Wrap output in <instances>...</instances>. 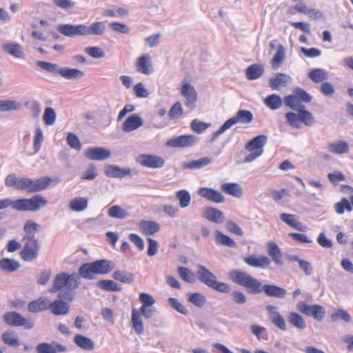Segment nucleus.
Returning a JSON list of instances; mask_svg holds the SVG:
<instances>
[{
  "label": "nucleus",
  "instance_id": "obj_1",
  "mask_svg": "<svg viewBox=\"0 0 353 353\" xmlns=\"http://www.w3.org/2000/svg\"><path fill=\"white\" fill-rule=\"evenodd\" d=\"M229 279L234 283L248 289L252 294L263 292L268 296L284 299L287 294L285 289L273 284L262 285L256 279L245 272L233 270L228 274Z\"/></svg>",
  "mask_w": 353,
  "mask_h": 353
},
{
  "label": "nucleus",
  "instance_id": "obj_2",
  "mask_svg": "<svg viewBox=\"0 0 353 353\" xmlns=\"http://www.w3.org/2000/svg\"><path fill=\"white\" fill-rule=\"evenodd\" d=\"M79 285V276L76 274L61 272L56 275L53 285L49 292H59L58 297L64 300L72 301L74 297L73 290Z\"/></svg>",
  "mask_w": 353,
  "mask_h": 353
},
{
  "label": "nucleus",
  "instance_id": "obj_3",
  "mask_svg": "<svg viewBox=\"0 0 353 353\" xmlns=\"http://www.w3.org/2000/svg\"><path fill=\"white\" fill-rule=\"evenodd\" d=\"M196 276L201 283L217 292L229 293L231 290L228 284L218 281L216 276L204 265H197Z\"/></svg>",
  "mask_w": 353,
  "mask_h": 353
},
{
  "label": "nucleus",
  "instance_id": "obj_4",
  "mask_svg": "<svg viewBox=\"0 0 353 353\" xmlns=\"http://www.w3.org/2000/svg\"><path fill=\"white\" fill-rule=\"evenodd\" d=\"M253 121L252 113L246 110H239L236 114L228 119L216 131L212 134L211 142L214 141L221 134L224 133L227 130L230 129L236 123H241L243 124L250 123Z\"/></svg>",
  "mask_w": 353,
  "mask_h": 353
},
{
  "label": "nucleus",
  "instance_id": "obj_5",
  "mask_svg": "<svg viewBox=\"0 0 353 353\" xmlns=\"http://www.w3.org/2000/svg\"><path fill=\"white\" fill-rule=\"evenodd\" d=\"M47 200L40 194L30 199H20L12 201V208L18 211L36 212L47 204Z\"/></svg>",
  "mask_w": 353,
  "mask_h": 353
},
{
  "label": "nucleus",
  "instance_id": "obj_6",
  "mask_svg": "<svg viewBox=\"0 0 353 353\" xmlns=\"http://www.w3.org/2000/svg\"><path fill=\"white\" fill-rule=\"evenodd\" d=\"M155 312V309L152 306L141 307L138 310L136 308L132 309L131 314V322L132 327L138 334L143 333L144 326L143 324L141 315L146 319H150Z\"/></svg>",
  "mask_w": 353,
  "mask_h": 353
},
{
  "label": "nucleus",
  "instance_id": "obj_7",
  "mask_svg": "<svg viewBox=\"0 0 353 353\" xmlns=\"http://www.w3.org/2000/svg\"><path fill=\"white\" fill-rule=\"evenodd\" d=\"M296 308L302 314L312 316L319 321H321L325 315V308L317 304L307 305L303 301H300L297 303Z\"/></svg>",
  "mask_w": 353,
  "mask_h": 353
},
{
  "label": "nucleus",
  "instance_id": "obj_8",
  "mask_svg": "<svg viewBox=\"0 0 353 353\" xmlns=\"http://www.w3.org/2000/svg\"><path fill=\"white\" fill-rule=\"evenodd\" d=\"M3 320L6 324L10 326H23L24 328L30 330L34 325L32 319H26L19 313L16 312H8L3 314Z\"/></svg>",
  "mask_w": 353,
  "mask_h": 353
},
{
  "label": "nucleus",
  "instance_id": "obj_9",
  "mask_svg": "<svg viewBox=\"0 0 353 353\" xmlns=\"http://www.w3.org/2000/svg\"><path fill=\"white\" fill-rule=\"evenodd\" d=\"M181 94L185 99V105L191 110L196 107L198 99L197 92L194 87L188 82L182 81L180 88Z\"/></svg>",
  "mask_w": 353,
  "mask_h": 353
},
{
  "label": "nucleus",
  "instance_id": "obj_10",
  "mask_svg": "<svg viewBox=\"0 0 353 353\" xmlns=\"http://www.w3.org/2000/svg\"><path fill=\"white\" fill-rule=\"evenodd\" d=\"M23 249L20 255L25 261H33L39 255L40 245L38 241H21Z\"/></svg>",
  "mask_w": 353,
  "mask_h": 353
},
{
  "label": "nucleus",
  "instance_id": "obj_11",
  "mask_svg": "<svg viewBox=\"0 0 353 353\" xmlns=\"http://www.w3.org/2000/svg\"><path fill=\"white\" fill-rule=\"evenodd\" d=\"M199 138L193 134L181 135L170 139L167 141L166 145L171 148H186L196 145Z\"/></svg>",
  "mask_w": 353,
  "mask_h": 353
},
{
  "label": "nucleus",
  "instance_id": "obj_12",
  "mask_svg": "<svg viewBox=\"0 0 353 353\" xmlns=\"http://www.w3.org/2000/svg\"><path fill=\"white\" fill-rule=\"evenodd\" d=\"M136 161L141 165L149 168H160L165 165L164 159L157 155L153 154H140Z\"/></svg>",
  "mask_w": 353,
  "mask_h": 353
},
{
  "label": "nucleus",
  "instance_id": "obj_13",
  "mask_svg": "<svg viewBox=\"0 0 353 353\" xmlns=\"http://www.w3.org/2000/svg\"><path fill=\"white\" fill-rule=\"evenodd\" d=\"M57 30L63 35L68 37L86 36L85 24H61L57 26Z\"/></svg>",
  "mask_w": 353,
  "mask_h": 353
},
{
  "label": "nucleus",
  "instance_id": "obj_14",
  "mask_svg": "<svg viewBox=\"0 0 353 353\" xmlns=\"http://www.w3.org/2000/svg\"><path fill=\"white\" fill-rule=\"evenodd\" d=\"M85 156L92 161H103L111 156V151L102 147H92L85 151Z\"/></svg>",
  "mask_w": 353,
  "mask_h": 353
},
{
  "label": "nucleus",
  "instance_id": "obj_15",
  "mask_svg": "<svg viewBox=\"0 0 353 353\" xmlns=\"http://www.w3.org/2000/svg\"><path fill=\"white\" fill-rule=\"evenodd\" d=\"M266 310L272 323L281 330L285 331L287 330L286 322L283 316L279 312L277 307L268 305L266 306Z\"/></svg>",
  "mask_w": 353,
  "mask_h": 353
},
{
  "label": "nucleus",
  "instance_id": "obj_16",
  "mask_svg": "<svg viewBox=\"0 0 353 353\" xmlns=\"http://www.w3.org/2000/svg\"><path fill=\"white\" fill-rule=\"evenodd\" d=\"M292 81V77L284 73H277L269 79V85L272 90H280Z\"/></svg>",
  "mask_w": 353,
  "mask_h": 353
},
{
  "label": "nucleus",
  "instance_id": "obj_17",
  "mask_svg": "<svg viewBox=\"0 0 353 353\" xmlns=\"http://www.w3.org/2000/svg\"><path fill=\"white\" fill-rule=\"evenodd\" d=\"M135 65L137 71L141 74L149 75L153 72L151 58L148 54L138 57Z\"/></svg>",
  "mask_w": 353,
  "mask_h": 353
},
{
  "label": "nucleus",
  "instance_id": "obj_18",
  "mask_svg": "<svg viewBox=\"0 0 353 353\" xmlns=\"http://www.w3.org/2000/svg\"><path fill=\"white\" fill-rule=\"evenodd\" d=\"M131 172L130 168H121L117 165H108L104 170L105 174L110 178H123L131 175Z\"/></svg>",
  "mask_w": 353,
  "mask_h": 353
},
{
  "label": "nucleus",
  "instance_id": "obj_19",
  "mask_svg": "<svg viewBox=\"0 0 353 353\" xmlns=\"http://www.w3.org/2000/svg\"><path fill=\"white\" fill-rule=\"evenodd\" d=\"M203 216L207 220L215 223H223L225 221V216L221 210L212 208H206L202 214Z\"/></svg>",
  "mask_w": 353,
  "mask_h": 353
},
{
  "label": "nucleus",
  "instance_id": "obj_20",
  "mask_svg": "<svg viewBox=\"0 0 353 353\" xmlns=\"http://www.w3.org/2000/svg\"><path fill=\"white\" fill-rule=\"evenodd\" d=\"M198 194L201 196L214 203H220L224 201L223 195L220 192L212 188H201L198 190Z\"/></svg>",
  "mask_w": 353,
  "mask_h": 353
},
{
  "label": "nucleus",
  "instance_id": "obj_21",
  "mask_svg": "<svg viewBox=\"0 0 353 353\" xmlns=\"http://www.w3.org/2000/svg\"><path fill=\"white\" fill-rule=\"evenodd\" d=\"M143 124L142 118L137 114L130 115L122 125V130L125 132L134 131Z\"/></svg>",
  "mask_w": 353,
  "mask_h": 353
},
{
  "label": "nucleus",
  "instance_id": "obj_22",
  "mask_svg": "<svg viewBox=\"0 0 353 353\" xmlns=\"http://www.w3.org/2000/svg\"><path fill=\"white\" fill-rule=\"evenodd\" d=\"M61 299H57L53 302L49 303V310L56 316L66 315L70 310V305L68 303L61 300Z\"/></svg>",
  "mask_w": 353,
  "mask_h": 353
},
{
  "label": "nucleus",
  "instance_id": "obj_23",
  "mask_svg": "<svg viewBox=\"0 0 353 353\" xmlns=\"http://www.w3.org/2000/svg\"><path fill=\"white\" fill-rule=\"evenodd\" d=\"M243 260L248 265L252 267L262 269L266 268L271 263V260L266 256L256 257L254 255H250L245 257Z\"/></svg>",
  "mask_w": 353,
  "mask_h": 353
},
{
  "label": "nucleus",
  "instance_id": "obj_24",
  "mask_svg": "<svg viewBox=\"0 0 353 353\" xmlns=\"http://www.w3.org/2000/svg\"><path fill=\"white\" fill-rule=\"evenodd\" d=\"M268 141V137L265 135H259L251 139L245 144V149L248 151H255L263 154V146Z\"/></svg>",
  "mask_w": 353,
  "mask_h": 353
},
{
  "label": "nucleus",
  "instance_id": "obj_25",
  "mask_svg": "<svg viewBox=\"0 0 353 353\" xmlns=\"http://www.w3.org/2000/svg\"><path fill=\"white\" fill-rule=\"evenodd\" d=\"M52 179L49 177H42L37 180L28 178V192H36L44 190L50 184Z\"/></svg>",
  "mask_w": 353,
  "mask_h": 353
},
{
  "label": "nucleus",
  "instance_id": "obj_26",
  "mask_svg": "<svg viewBox=\"0 0 353 353\" xmlns=\"http://www.w3.org/2000/svg\"><path fill=\"white\" fill-rule=\"evenodd\" d=\"M97 274H106L114 268V263L107 259L97 260L92 262Z\"/></svg>",
  "mask_w": 353,
  "mask_h": 353
},
{
  "label": "nucleus",
  "instance_id": "obj_27",
  "mask_svg": "<svg viewBox=\"0 0 353 353\" xmlns=\"http://www.w3.org/2000/svg\"><path fill=\"white\" fill-rule=\"evenodd\" d=\"M39 227L38 223L31 220L28 221L23 227L25 234L21 241H38L35 238V234L39 231Z\"/></svg>",
  "mask_w": 353,
  "mask_h": 353
},
{
  "label": "nucleus",
  "instance_id": "obj_28",
  "mask_svg": "<svg viewBox=\"0 0 353 353\" xmlns=\"http://www.w3.org/2000/svg\"><path fill=\"white\" fill-rule=\"evenodd\" d=\"M2 48L6 53L14 58L22 59L24 57L22 46L16 42L3 43Z\"/></svg>",
  "mask_w": 353,
  "mask_h": 353
},
{
  "label": "nucleus",
  "instance_id": "obj_29",
  "mask_svg": "<svg viewBox=\"0 0 353 353\" xmlns=\"http://www.w3.org/2000/svg\"><path fill=\"white\" fill-rule=\"evenodd\" d=\"M281 220L289 226L301 232H305L307 227L299 222L294 214L282 213L280 215Z\"/></svg>",
  "mask_w": 353,
  "mask_h": 353
},
{
  "label": "nucleus",
  "instance_id": "obj_30",
  "mask_svg": "<svg viewBox=\"0 0 353 353\" xmlns=\"http://www.w3.org/2000/svg\"><path fill=\"white\" fill-rule=\"evenodd\" d=\"M70 210L72 212H80L85 210L88 206V198L77 196L69 202Z\"/></svg>",
  "mask_w": 353,
  "mask_h": 353
},
{
  "label": "nucleus",
  "instance_id": "obj_31",
  "mask_svg": "<svg viewBox=\"0 0 353 353\" xmlns=\"http://www.w3.org/2000/svg\"><path fill=\"white\" fill-rule=\"evenodd\" d=\"M106 26L105 21H94L90 26L85 25L86 36H101L105 32Z\"/></svg>",
  "mask_w": 353,
  "mask_h": 353
},
{
  "label": "nucleus",
  "instance_id": "obj_32",
  "mask_svg": "<svg viewBox=\"0 0 353 353\" xmlns=\"http://www.w3.org/2000/svg\"><path fill=\"white\" fill-rule=\"evenodd\" d=\"M139 230L145 235H152L160 230V225L152 221H141L139 222Z\"/></svg>",
  "mask_w": 353,
  "mask_h": 353
},
{
  "label": "nucleus",
  "instance_id": "obj_33",
  "mask_svg": "<svg viewBox=\"0 0 353 353\" xmlns=\"http://www.w3.org/2000/svg\"><path fill=\"white\" fill-rule=\"evenodd\" d=\"M50 301L47 298H39L35 301H31L28 306L30 312L37 313L49 309Z\"/></svg>",
  "mask_w": 353,
  "mask_h": 353
},
{
  "label": "nucleus",
  "instance_id": "obj_34",
  "mask_svg": "<svg viewBox=\"0 0 353 353\" xmlns=\"http://www.w3.org/2000/svg\"><path fill=\"white\" fill-rule=\"evenodd\" d=\"M59 74L65 79L77 80L81 79L84 76V72L76 68H61Z\"/></svg>",
  "mask_w": 353,
  "mask_h": 353
},
{
  "label": "nucleus",
  "instance_id": "obj_35",
  "mask_svg": "<svg viewBox=\"0 0 353 353\" xmlns=\"http://www.w3.org/2000/svg\"><path fill=\"white\" fill-rule=\"evenodd\" d=\"M268 252L276 264L279 265L283 264L282 254L275 243L270 241L268 243Z\"/></svg>",
  "mask_w": 353,
  "mask_h": 353
},
{
  "label": "nucleus",
  "instance_id": "obj_36",
  "mask_svg": "<svg viewBox=\"0 0 353 353\" xmlns=\"http://www.w3.org/2000/svg\"><path fill=\"white\" fill-rule=\"evenodd\" d=\"M328 150L335 154H346L349 152V145L345 141H337L328 145Z\"/></svg>",
  "mask_w": 353,
  "mask_h": 353
},
{
  "label": "nucleus",
  "instance_id": "obj_37",
  "mask_svg": "<svg viewBox=\"0 0 353 353\" xmlns=\"http://www.w3.org/2000/svg\"><path fill=\"white\" fill-rule=\"evenodd\" d=\"M288 319L289 323L298 330H303L307 327L303 317L295 312H290Z\"/></svg>",
  "mask_w": 353,
  "mask_h": 353
},
{
  "label": "nucleus",
  "instance_id": "obj_38",
  "mask_svg": "<svg viewBox=\"0 0 353 353\" xmlns=\"http://www.w3.org/2000/svg\"><path fill=\"white\" fill-rule=\"evenodd\" d=\"M212 160L209 157H203L197 160H193L190 162L183 163V168L190 170L200 169L210 165Z\"/></svg>",
  "mask_w": 353,
  "mask_h": 353
},
{
  "label": "nucleus",
  "instance_id": "obj_39",
  "mask_svg": "<svg viewBox=\"0 0 353 353\" xmlns=\"http://www.w3.org/2000/svg\"><path fill=\"white\" fill-rule=\"evenodd\" d=\"M19 267L20 263L17 260L10 258H3L0 260V268L4 272H12L17 270Z\"/></svg>",
  "mask_w": 353,
  "mask_h": 353
},
{
  "label": "nucleus",
  "instance_id": "obj_40",
  "mask_svg": "<svg viewBox=\"0 0 353 353\" xmlns=\"http://www.w3.org/2000/svg\"><path fill=\"white\" fill-rule=\"evenodd\" d=\"M264 72V68L260 64H252L245 70V75L249 80L259 79Z\"/></svg>",
  "mask_w": 353,
  "mask_h": 353
},
{
  "label": "nucleus",
  "instance_id": "obj_41",
  "mask_svg": "<svg viewBox=\"0 0 353 353\" xmlns=\"http://www.w3.org/2000/svg\"><path fill=\"white\" fill-rule=\"evenodd\" d=\"M221 190L226 194L235 197H240L242 195V190L238 183H225L221 185Z\"/></svg>",
  "mask_w": 353,
  "mask_h": 353
},
{
  "label": "nucleus",
  "instance_id": "obj_42",
  "mask_svg": "<svg viewBox=\"0 0 353 353\" xmlns=\"http://www.w3.org/2000/svg\"><path fill=\"white\" fill-rule=\"evenodd\" d=\"M74 342L85 350H92L94 347V343L90 339L81 334L74 336Z\"/></svg>",
  "mask_w": 353,
  "mask_h": 353
},
{
  "label": "nucleus",
  "instance_id": "obj_43",
  "mask_svg": "<svg viewBox=\"0 0 353 353\" xmlns=\"http://www.w3.org/2000/svg\"><path fill=\"white\" fill-rule=\"evenodd\" d=\"M264 104L272 110L279 109L282 105V99L278 94H272L268 96L263 101Z\"/></svg>",
  "mask_w": 353,
  "mask_h": 353
},
{
  "label": "nucleus",
  "instance_id": "obj_44",
  "mask_svg": "<svg viewBox=\"0 0 353 353\" xmlns=\"http://www.w3.org/2000/svg\"><path fill=\"white\" fill-rule=\"evenodd\" d=\"M108 216L119 219H125L129 217V212L119 205H113L108 209Z\"/></svg>",
  "mask_w": 353,
  "mask_h": 353
},
{
  "label": "nucleus",
  "instance_id": "obj_45",
  "mask_svg": "<svg viewBox=\"0 0 353 353\" xmlns=\"http://www.w3.org/2000/svg\"><path fill=\"white\" fill-rule=\"evenodd\" d=\"M308 77L313 82L320 83L328 79V73L325 69L316 68L309 72Z\"/></svg>",
  "mask_w": 353,
  "mask_h": 353
},
{
  "label": "nucleus",
  "instance_id": "obj_46",
  "mask_svg": "<svg viewBox=\"0 0 353 353\" xmlns=\"http://www.w3.org/2000/svg\"><path fill=\"white\" fill-rule=\"evenodd\" d=\"M3 343L11 347H18L20 345L17 334L13 330H7L2 334Z\"/></svg>",
  "mask_w": 353,
  "mask_h": 353
},
{
  "label": "nucleus",
  "instance_id": "obj_47",
  "mask_svg": "<svg viewBox=\"0 0 353 353\" xmlns=\"http://www.w3.org/2000/svg\"><path fill=\"white\" fill-rule=\"evenodd\" d=\"M21 107V103L15 100H0V112L16 111Z\"/></svg>",
  "mask_w": 353,
  "mask_h": 353
},
{
  "label": "nucleus",
  "instance_id": "obj_48",
  "mask_svg": "<svg viewBox=\"0 0 353 353\" xmlns=\"http://www.w3.org/2000/svg\"><path fill=\"white\" fill-rule=\"evenodd\" d=\"M215 241L218 244L229 248H235L236 243L230 236L223 234L219 230L215 232Z\"/></svg>",
  "mask_w": 353,
  "mask_h": 353
},
{
  "label": "nucleus",
  "instance_id": "obj_49",
  "mask_svg": "<svg viewBox=\"0 0 353 353\" xmlns=\"http://www.w3.org/2000/svg\"><path fill=\"white\" fill-rule=\"evenodd\" d=\"M284 103L286 106L296 112L302 108H305V106L301 103L298 97L294 94L286 96L284 98Z\"/></svg>",
  "mask_w": 353,
  "mask_h": 353
},
{
  "label": "nucleus",
  "instance_id": "obj_50",
  "mask_svg": "<svg viewBox=\"0 0 353 353\" xmlns=\"http://www.w3.org/2000/svg\"><path fill=\"white\" fill-rule=\"evenodd\" d=\"M113 278L123 283H131L134 281V275L124 270H117L113 273Z\"/></svg>",
  "mask_w": 353,
  "mask_h": 353
},
{
  "label": "nucleus",
  "instance_id": "obj_51",
  "mask_svg": "<svg viewBox=\"0 0 353 353\" xmlns=\"http://www.w3.org/2000/svg\"><path fill=\"white\" fill-rule=\"evenodd\" d=\"M97 286L107 292H118L121 290L119 284L111 280H101L98 281Z\"/></svg>",
  "mask_w": 353,
  "mask_h": 353
},
{
  "label": "nucleus",
  "instance_id": "obj_52",
  "mask_svg": "<svg viewBox=\"0 0 353 353\" xmlns=\"http://www.w3.org/2000/svg\"><path fill=\"white\" fill-rule=\"evenodd\" d=\"M79 275L85 279H92L95 270L92 266V263H86L81 265L79 269Z\"/></svg>",
  "mask_w": 353,
  "mask_h": 353
},
{
  "label": "nucleus",
  "instance_id": "obj_53",
  "mask_svg": "<svg viewBox=\"0 0 353 353\" xmlns=\"http://www.w3.org/2000/svg\"><path fill=\"white\" fill-rule=\"evenodd\" d=\"M176 197L179 200V206L181 208H185L190 205L191 201V195L188 190H181L176 192Z\"/></svg>",
  "mask_w": 353,
  "mask_h": 353
},
{
  "label": "nucleus",
  "instance_id": "obj_54",
  "mask_svg": "<svg viewBox=\"0 0 353 353\" xmlns=\"http://www.w3.org/2000/svg\"><path fill=\"white\" fill-rule=\"evenodd\" d=\"M179 276L185 282L193 283L195 282V275L193 272L188 268L179 266L177 269Z\"/></svg>",
  "mask_w": 353,
  "mask_h": 353
},
{
  "label": "nucleus",
  "instance_id": "obj_55",
  "mask_svg": "<svg viewBox=\"0 0 353 353\" xmlns=\"http://www.w3.org/2000/svg\"><path fill=\"white\" fill-rule=\"evenodd\" d=\"M334 208L338 214H343L345 210H347V212H351L352 210V207L350 201L345 197L342 198L340 202L336 203Z\"/></svg>",
  "mask_w": 353,
  "mask_h": 353
},
{
  "label": "nucleus",
  "instance_id": "obj_56",
  "mask_svg": "<svg viewBox=\"0 0 353 353\" xmlns=\"http://www.w3.org/2000/svg\"><path fill=\"white\" fill-rule=\"evenodd\" d=\"M285 58V48L283 46L280 45L275 53L272 60V66L274 69L277 68L283 62Z\"/></svg>",
  "mask_w": 353,
  "mask_h": 353
},
{
  "label": "nucleus",
  "instance_id": "obj_57",
  "mask_svg": "<svg viewBox=\"0 0 353 353\" xmlns=\"http://www.w3.org/2000/svg\"><path fill=\"white\" fill-rule=\"evenodd\" d=\"M211 126L210 123L201 121L198 119H193L190 123L191 130L198 134H201L203 131Z\"/></svg>",
  "mask_w": 353,
  "mask_h": 353
},
{
  "label": "nucleus",
  "instance_id": "obj_58",
  "mask_svg": "<svg viewBox=\"0 0 353 353\" xmlns=\"http://www.w3.org/2000/svg\"><path fill=\"white\" fill-rule=\"evenodd\" d=\"M332 321L335 322L338 320H343L346 323L351 321L350 315L343 309H338L335 310L330 316Z\"/></svg>",
  "mask_w": 353,
  "mask_h": 353
},
{
  "label": "nucleus",
  "instance_id": "obj_59",
  "mask_svg": "<svg viewBox=\"0 0 353 353\" xmlns=\"http://www.w3.org/2000/svg\"><path fill=\"white\" fill-rule=\"evenodd\" d=\"M37 65L43 70H45L46 71L52 73L54 74H59V70L61 68L57 64L43 61H39L37 63Z\"/></svg>",
  "mask_w": 353,
  "mask_h": 353
},
{
  "label": "nucleus",
  "instance_id": "obj_60",
  "mask_svg": "<svg viewBox=\"0 0 353 353\" xmlns=\"http://www.w3.org/2000/svg\"><path fill=\"white\" fill-rule=\"evenodd\" d=\"M188 301L196 307H201L206 303V298L201 293L195 292L189 296Z\"/></svg>",
  "mask_w": 353,
  "mask_h": 353
},
{
  "label": "nucleus",
  "instance_id": "obj_61",
  "mask_svg": "<svg viewBox=\"0 0 353 353\" xmlns=\"http://www.w3.org/2000/svg\"><path fill=\"white\" fill-rule=\"evenodd\" d=\"M43 119L46 125H52L56 121V112L52 108L48 107L45 109Z\"/></svg>",
  "mask_w": 353,
  "mask_h": 353
},
{
  "label": "nucleus",
  "instance_id": "obj_62",
  "mask_svg": "<svg viewBox=\"0 0 353 353\" xmlns=\"http://www.w3.org/2000/svg\"><path fill=\"white\" fill-rule=\"evenodd\" d=\"M26 107L31 112L32 117L37 118L41 112L39 103L37 101H28L25 103Z\"/></svg>",
  "mask_w": 353,
  "mask_h": 353
},
{
  "label": "nucleus",
  "instance_id": "obj_63",
  "mask_svg": "<svg viewBox=\"0 0 353 353\" xmlns=\"http://www.w3.org/2000/svg\"><path fill=\"white\" fill-rule=\"evenodd\" d=\"M298 112L300 116V121L303 122L305 125L310 126L314 123V119L310 112L302 108Z\"/></svg>",
  "mask_w": 353,
  "mask_h": 353
},
{
  "label": "nucleus",
  "instance_id": "obj_64",
  "mask_svg": "<svg viewBox=\"0 0 353 353\" xmlns=\"http://www.w3.org/2000/svg\"><path fill=\"white\" fill-rule=\"evenodd\" d=\"M98 175L97 168L94 165H90L86 170L82 173L81 179L83 180L91 181L94 179Z\"/></svg>",
  "mask_w": 353,
  "mask_h": 353
}]
</instances>
